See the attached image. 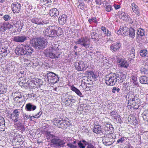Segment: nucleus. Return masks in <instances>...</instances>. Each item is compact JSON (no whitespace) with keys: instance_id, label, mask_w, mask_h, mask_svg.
I'll list each match as a JSON object with an SVG mask.
<instances>
[{"instance_id":"f257e3e1","label":"nucleus","mask_w":148,"mask_h":148,"mask_svg":"<svg viewBox=\"0 0 148 148\" xmlns=\"http://www.w3.org/2000/svg\"><path fill=\"white\" fill-rule=\"evenodd\" d=\"M119 74L111 73L106 75L105 78V83L110 86L114 85L117 82L121 83L125 78V75L121 73Z\"/></svg>"},{"instance_id":"f03ea898","label":"nucleus","mask_w":148,"mask_h":148,"mask_svg":"<svg viewBox=\"0 0 148 148\" xmlns=\"http://www.w3.org/2000/svg\"><path fill=\"white\" fill-rule=\"evenodd\" d=\"M43 32L45 35L51 38L60 36L62 34L61 28L53 26H49Z\"/></svg>"},{"instance_id":"7ed1b4c3","label":"nucleus","mask_w":148,"mask_h":148,"mask_svg":"<svg viewBox=\"0 0 148 148\" xmlns=\"http://www.w3.org/2000/svg\"><path fill=\"white\" fill-rule=\"evenodd\" d=\"M30 44L32 46L39 50H43L47 45V41L43 37H38L31 39Z\"/></svg>"},{"instance_id":"20e7f679","label":"nucleus","mask_w":148,"mask_h":148,"mask_svg":"<svg viewBox=\"0 0 148 148\" xmlns=\"http://www.w3.org/2000/svg\"><path fill=\"white\" fill-rule=\"evenodd\" d=\"M53 122L54 125L62 129H66L68 127L70 126L69 120L67 118L64 120L61 118H55L54 119Z\"/></svg>"},{"instance_id":"39448f33","label":"nucleus","mask_w":148,"mask_h":148,"mask_svg":"<svg viewBox=\"0 0 148 148\" xmlns=\"http://www.w3.org/2000/svg\"><path fill=\"white\" fill-rule=\"evenodd\" d=\"M47 76L48 81L52 84H54L57 83L60 78L58 75L53 72L47 73Z\"/></svg>"},{"instance_id":"423d86ee","label":"nucleus","mask_w":148,"mask_h":148,"mask_svg":"<svg viewBox=\"0 0 148 148\" xmlns=\"http://www.w3.org/2000/svg\"><path fill=\"white\" fill-rule=\"evenodd\" d=\"M74 42L76 45L79 44L82 47H84L86 49L89 47L90 43L88 41L86 38L81 37Z\"/></svg>"},{"instance_id":"0eeeda50","label":"nucleus","mask_w":148,"mask_h":148,"mask_svg":"<svg viewBox=\"0 0 148 148\" xmlns=\"http://www.w3.org/2000/svg\"><path fill=\"white\" fill-rule=\"evenodd\" d=\"M107 135L105 136L103 138L102 142L104 145L108 146L112 145L114 142V139L107 136Z\"/></svg>"},{"instance_id":"6e6552de","label":"nucleus","mask_w":148,"mask_h":148,"mask_svg":"<svg viewBox=\"0 0 148 148\" xmlns=\"http://www.w3.org/2000/svg\"><path fill=\"white\" fill-rule=\"evenodd\" d=\"M117 60V63L119 64V66L121 67L127 68L129 67V64L124 59L121 58L119 56H118Z\"/></svg>"},{"instance_id":"1a4fd4ad","label":"nucleus","mask_w":148,"mask_h":148,"mask_svg":"<svg viewBox=\"0 0 148 148\" xmlns=\"http://www.w3.org/2000/svg\"><path fill=\"white\" fill-rule=\"evenodd\" d=\"M28 38L25 35L14 36L13 38V40L16 42L22 43L27 40Z\"/></svg>"},{"instance_id":"9d476101","label":"nucleus","mask_w":148,"mask_h":148,"mask_svg":"<svg viewBox=\"0 0 148 148\" xmlns=\"http://www.w3.org/2000/svg\"><path fill=\"white\" fill-rule=\"evenodd\" d=\"M121 43L119 41H117L112 44L110 46V50L113 52H114L118 51L120 48Z\"/></svg>"},{"instance_id":"9b49d317","label":"nucleus","mask_w":148,"mask_h":148,"mask_svg":"<svg viewBox=\"0 0 148 148\" xmlns=\"http://www.w3.org/2000/svg\"><path fill=\"white\" fill-rule=\"evenodd\" d=\"M51 142L56 146L60 147L64 145L65 143L58 138H54L51 140Z\"/></svg>"},{"instance_id":"f8f14e48","label":"nucleus","mask_w":148,"mask_h":148,"mask_svg":"<svg viewBox=\"0 0 148 148\" xmlns=\"http://www.w3.org/2000/svg\"><path fill=\"white\" fill-rule=\"evenodd\" d=\"M15 52L17 55H23L25 56V45L22 47H17L15 49Z\"/></svg>"},{"instance_id":"ddd939ff","label":"nucleus","mask_w":148,"mask_h":148,"mask_svg":"<svg viewBox=\"0 0 148 148\" xmlns=\"http://www.w3.org/2000/svg\"><path fill=\"white\" fill-rule=\"evenodd\" d=\"M75 67L78 71H84L86 70V68L85 64L82 61H80L76 63Z\"/></svg>"},{"instance_id":"4468645a","label":"nucleus","mask_w":148,"mask_h":148,"mask_svg":"<svg viewBox=\"0 0 148 148\" xmlns=\"http://www.w3.org/2000/svg\"><path fill=\"white\" fill-rule=\"evenodd\" d=\"M12 10L14 13H18L20 11L21 5L17 2L13 3L11 5Z\"/></svg>"},{"instance_id":"2eb2a0df","label":"nucleus","mask_w":148,"mask_h":148,"mask_svg":"<svg viewBox=\"0 0 148 148\" xmlns=\"http://www.w3.org/2000/svg\"><path fill=\"white\" fill-rule=\"evenodd\" d=\"M9 52V50L6 47H0V60H1L2 58L5 57Z\"/></svg>"},{"instance_id":"dca6fc26","label":"nucleus","mask_w":148,"mask_h":148,"mask_svg":"<svg viewBox=\"0 0 148 148\" xmlns=\"http://www.w3.org/2000/svg\"><path fill=\"white\" fill-rule=\"evenodd\" d=\"M68 17L66 14H63L60 15L58 19V21L60 24L64 25L67 23Z\"/></svg>"},{"instance_id":"f3484780","label":"nucleus","mask_w":148,"mask_h":148,"mask_svg":"<svg viewBox=\"0 0 148 148\" xmlns=\"http://www.w3.org/2000/svg\"><path fill=\"white\" fill-rule=\"evenodd\" d=\"M36 106L30 103H28L26 104L25 107V109L27 111H34L36 108Z\"/></svg>"},{"instance_id":"a211bd4d","label":"nucleus","mask_w":148,"mask_h":148,"mask_svg":"<svg viewBox=\"0 0 148 148\" xmlns=\"http://www.w3.org/2000/svg\"><path fill=\"white\" fill-rule=\"evenodd\" d=\"M25 56H30L33 52L34 49L30 47V45H25Z\"/></svg>"},{"instance_id":"6ab92c4d","label":"nucleus","mask_w":148,"mask_h":148,"mask_svg":"<svg viewBox=\"0 0 148 148\" xmlns=\"http://www.w3.org/2000/svg\"><path fill=\"white\" fill-rule=\"evenodd\" d=\"M118 16L120 18L125 21L127 20L128 18V14L123 12L119 11L118 13Z\"/></svg>"},{"instance_id":"aec40b11","label":"nucleus","mask_w":148,"mask_h":148,"mask_svg":"<svg viewBox=\"0 0 148 148\" xmlns=\"http://www.w3.org/2000/svg\"><path fill=\"white\" fill-rule=\"evenodd\" d=\"M49 14L50 16L55 17L58 16L59 12L57 9L55 8L50 10Z\"/></svg>"},{"instance_id":"412c9836","label":"nucleus","mask_w":148,"mask_h":148,"mask_svg":"<svg viewBox=\"0 0 148 148\" xmlns=\"http://www.w3.org/2000/svg\"><path fill=\"white\" fill-rule=\"evenodd\" d=\"M128 121L130 124L134 125H135L138 123L136 119L133 116L130 115L128 118Z\"/></svg>"},{"instance_id":"4be33fe9","label":"nucleus","mask_w":148,"mask_h":148,"mask_svg":"<svg viewBox=\"0 0 148 148\" xmlns=\"http://www.w3.org/2000/svg\"><path fill=\"white\" fill-rule=\"evenodd\" d=\"M131 5L133 12L137 15L139 16L140 15V12H139V9L138 6L134 3H132Z\"/></svg>"},{"instance_id":"5701e85b","label":"nucleus","mask_w":148,"mask_h":148,"mask_svg":"<svg viewBox=\"0 0 148 148\" xmlns=\"http://www.w3.org/2000/svg\"><path fill=\"white\" fill-rule=\"evenodd\" d=\"M19 114L20 112L18 111V109H16L12 113V118L13 120H14V122H16L18 121Z\"/></svg>"},{"instance_id":"b1692460","label":"nucleus","mask_w":148,"mask_h":148,"mask_svg":"<svg viewBox=\"0 0 148 148\" xmlns=\"http://www.w3.org/2000/svg\"><path fill=\"white\" fill-rule=\"evenodd\" d=\"M15 27L17 28L18 31H21L23 25V23L20 21H15L13 24Z\"/></svg>"},{"instance_id":"393cba45","label":"nucleus","mask_w":148,"mask_h":148,"mask_svg":"<svg viewBox=\"0 0 148 148\" xmlns=\"http://www.w3.org/2000/svg\"><path fill=\"white\" fill-rule=\"evenodd\" d=\"M135 50L134 47H132L130 51V53L129 55V60L130 62L134 60V59L135 58Z\"/></svg>"},{"instance_id":"a878e982","label":"nucleus","mask_w":148,"mask_h":148,"mask_svg":"<svg viewBox=\"0 0 148 148\" xmlns=\"http://www.w3.org/2000/svg\"><path fill=\"white\" fill-rule=\"evenodd\" d=\"M135 99L134 98L130 99L129 100V103H130L131 106L134 107V108L138 109V108L139 106L138 105V104L135 101Z\"/></svg>"},{"instance_id":"bb28decb","label":"nucleus","mask_w":148,"mask_h":148,"mask_svg":"<svg viewBox=\"0 0 148 148\" xmlns=\"http://www.w3.org/2000/svg\"><path fill=\"white\" fill-rule=\"evenodd\" d=\"M145 31L144 29L141 28L137 29L136 32V37L138 38L139 37H142L145 36Z\"/></svg>"},{"instance_id":"cd10ccee","label":"nucleus","mask_w":148,"mask_h":148,"mask_svg":"<svg viewBox=\"0 0 148 148\" xmlns=\"http://www.w3.org/2000/svg\"><path fill=\"white\" fill-rule=\"evenodd\" d=\"M71 89L74 92H75L80 97H83L82 94L80 91L77 88L75 87L73 85L71 87Z\"/></svg>"},{"instance_id":"c85d7f7f","label":"nucleus","mask_w":148,"mask_h":148,"mask_svg":"<svg viewBox=\"0 0 148 148\" xmlns=\"http://www.w3.org/2000/svg\"><path fill=\"white\" fill-rule=\"evenodd\" d=\"M101 29L103 32L105 36H111V32L105 27L102 26L101 27Z\"/></svg>"},{"instance_id":"c756f323","label":"nucleus","mask_w":148,"mask_h":148,"mask_svg":"<svg viewBox=\"0 0 148 148\" xmlns=\"http://www.w3.org/2000/svg\"><path fill=\"white\" fill-rule=\"evenodd\" d=\"M140 81L141 83L143 84H148V77L146 76H142L140 78Z\"/></svg>"},{"instance_id":"7c9ffc66","label":"nucleus","mask_w":148,"mask_h":148,"mask_svg":"<svg viewBox=\"0 0 148 148\" xmlns=\"http://www.w3.org/2000/svg\"><path fill=\"white\" fill-rule=\"evenodd\" d=\"M129 36L134 38L135 36V30L132 27H130L129 29Z\"/></svg>"},{"instance_id":"2f4dec72","label":"nucleus","mask_w":148,"mask_h":148,"mask_svg":"<svg viewBox=\"0 0 148 148\" xmlns=\"http://www.w3.org/2000/svg\"><path fill=\"white\" fill-rule=\"evenodd\" d=\"M72 95H69L67 96V97L65 99H63V101L65 103V105L66 106H69L70 105V101Z\"/></svg>"},{"instance_id":"473e14b6","label":"nucleus","mask_w":148,"mask_h":148,"mask_svg":"<svg viewBox=\"0 0 148 148\" xmlns=\"http://www.w3.org/2000/svg\"><path fill=\"white\" fill-rule=\"evenodd\" d=\"M5 120L4 118L0 115V129L4 130L5 127Z\"/></svg>"},{"instance_id":"72a5a7b5","label":"nucleus","mask_w":148,"mask_h":148,"mask_svg":"<svg viewBox=\"0 0 148 148\" xmlns=\"http://www.w3.org/2000/svg\"><path fill=\"white\" fill-rule=\"evenodd\" d=\"M49 57L52 59L59 58L60 57V55L58 54H55L51 52H49Z\"/></svg>"},{"instance_id":"f704fd0d","label":"nucleus","mask_w":148,"mask_h":148,"mask_svg":"<svg viewBox=\"0 0 148 148\" xmlns=\"http://www.w3.org/2000/svg\"><path fill=\"white\" fill-rule=\"evenodd\" d=\"M40 5H45L47 3H49L50 4L51 1L50 0H40Z\"/></svg>"},{"instance_id":"c9c22d12","label":"nucleus","mask_w":148,"mask_h":148,"mask_svg":"<svg viewBox=\"0 0 148 148\" xmlns=\"http://www.w3.org/2000/svg\"><path fill=\"white\" fill-rule=\"evenodd\" d=\"M143 117L144 120L148 121V109L145 110L143 113Z\"/></svg>"},{"instance_id":"e433bc0d","label":"nucleus","mask_w":148,"mask_h":148,"mask_svg":"<svg viewBox=\"0 0 148 148\" xmlns=\"http://www.w3.org/2000/svg\"><path fill=\"white\" fill-rule=\"evenodd\" d=\"M147 52L148 51L146 50H141L140 52V55L142 57H145L147 54Z\"/></svg>"},{"instance_id":"4c0bfd02","label":"nucleus","mask_w":148,"mask_h":148,"mask_svg":"<svg viewBox=\"0 0 148 148\" xmlns=\"http://www.w3.org/2000/svg\"><path fill=\"white\" fill-rule=\"evenodd\" d=\"M31 21L32 23L38 25L42 24V22L37 18H33L32 19Z\"/></svg>"},{"instance_id":"58836bf2","label":"nucleus","mask_w":148,"mask_h":148,"mask_svg":"<svg viewBox=\"0 0 148 148\" xmlns=\"http://www.w3.org/2000/svg\"><path fill=\"white\" fill-rule=\"evenodd\" d=\"M120 29H121L122 34H126L128 32L129 29L126 26L123 27L121 26L120 27Z\"/></svg>"},{"instance_id":"ea45409f","label":"nucleus","mask_w":148,"mask_h":148,"mask_svg":"<svg viewBox=\"0 0 148 148\" xmlns=\"http://www.w3.org/2000/svg\"><path fill=\"white\" fill-rule=\"evenodd\" d=\"M0 85V95L5 93L6 91V88H5L4 86L2 85Z\"/></svg>"},{"instance_id":"a19ab883","label":"nucleus","mask_w":148,"mask_h":148,"mask_svg":"<svg viewBox=\"0 0 148 148\" xmlns=\"http://www.w3.org/2000/svg\"><path fill=\"white\" fill-rule=\"evenodd\" d=\"M90 35L91 36V38H93L94 37H97L99 36V34L93 31V30H92V32H90Z\"/></svg>"},{"instance_id":"79ce46f5","label":"nucleus","mask_w":148,"mask_h":148,"mask_svg":"<svg viewBox=\"0 0 148 148\" xmlns=\"http://www.w3.org/2000/svg\"><path fill=\"white\" fill-rule=\"evenodd\" d=\"M140 71L142 74H145L148 73V70L145 68L142 67L140 69Z\"/></svg>"},{"instance_id":"37998d69","label":"nucleus","mask_w":148,"mask_h":148,"mask_svg":"<svg viewBox=\"0 0 148 148\" xmlns=\"http://www.w3.org/2000/svg\"><path fill=\"white\" fill-rule=\"evenodd\" d=\"M45 134L47 135V137L48 138L50 139L51 138H53V135L51 134V132H49L48 130L46 131Z\"/></svg>"},{"instance_id":"c03bdc74","label":"nucleus","mask_w":148,"mask_h":148,"mask_svg":"<svg viewBox=\"0 0 148 148\" xmlns=\"http://www.w3.org/2000/svg\"><path fill=\"white\" fill-rule=\"evenodd\" d=\"M97 19L96 17H92L90 18H89L88 20V21L89 23L91 24L92 22L97 23Z\"/></svg>"},{"instance_id":"a18cd8bd","label":"nucleus","mask_w":148,"mask_h":148,"mask_svg":"<svg viewBox=\"0 0 148 148\" xmlns=\"http://www.w3.org/2000/svg\"><path fill=\"white\" fill-rule=\"evenodd\" d=\"M120 91V89L119 88L116 87H114L112 89V92L114 93H115L116 92L118 93Z\"/></svg>"},{"instance_id":"49530a36","label":"nucleus","mask_w":148,"mask_h":148,"mask_svg":"<svg viewBox=\"0 0 148 148\" xmlns=\"http://www.w3.org/2000/svg\"><path fill=\"white\" fill-rule=\"evenodd\" d=\"M113 10L112 6L110 5H107L106 8V10L108 12H110Z\"/></svg>"},{"instance_id":"de8ad7c7","label":"nucleus","mask_w":148,"mask_h":148,"mask_svg":"<svg viewBox=\"0 0 148 148\" xmlns=\"http://www.w3.org/2000/svg\"><path fill=\"white\" fill-rule=\"evenodd\" d=\"M131 81L133 82L134 84L137 83V78L136 77L133 76L131 77Z\"/></svg>"},{"instance_id":"09e8293b","label":"nucleus","mask_w":148,"mask_h":148,"mask_svg":"<svg viewBox=\"0 0 148 148\" xmlns=\"http://www.w3.org/2000/svg\"><path fill=\"white\" fill-rule=\"evenodd\" d=\"M3 18L4 20L7 21L10 20L11 18V17L9 15L5 14L3 16Z\"/></svg>"},{"instance_id":"8fccbe9b","label":"nucleus","mask_w":148,"mask_h":148,"mask_svg":"<svg viewBox=\"0 0 148 148\" xmlns=\"http://www.w3.org/2000/svg\"><path fill=\"white\" fill-rule=\"evenodd\" d=\"M86 145V144H84L82 143V141H80L78 143V146L80 148H84L85 147Z\"/></svg>"},{"instance_id":"3c124183","label":"nucleus","mask_w":148,"mask_h":148,"mask_svg":"<svg viewBox=\"0 0 148 148\" xmlns=\"http://www.w3.org/2000/svg\"><path fill=\"white\" fill-rule=\"evenodd\" d=\"M43 113V112L42 110L40 109V111L38 113L36 114L35 115L36 116V118L38 119L39 118L40 116Z\"/></svg>"},{"instance_id":"603ef678","label":"nucleus","mask_w":148,"mask_h":148,"mask_svg":"<svg viewBox=\"0 0 148 148\" xmlns=\"http://www.w3.org/2000/svg\"><path fill=\"white\" fill-rule=\"evenodd\" d=\"M74 98V97H73L72 96V97L70 102V104H71V105H73V104L75 103L76 102V101Z\"/></svg>"},{"instance_id":"864d4df0","label":"nucleus","mask_w":148,"mask_h":148,"mask_svg":"<svg viewBox=\"0 0 148 148\" xmlns=\"http://www.w3.org/2000/svg\"><path fill=\"white\" fill-rule=\"evenodd\" d=\"M100 38H98V37L95 38L94 37L93 38H91V39L95 43L99 41Z\"/></svg>"},{"instance_id":"5fc2aeb1","label":"nucleus","mask_w":148,"mask_h":148,"mask_svg":"<svg viewBox=\"0 0 148 148\" xmlns=\"http://www.w3.org/2000/svg\"><path fill=\"white\" fill-rule=\"evenodd\" d=\"M125 140L124 138L122 137L120 139H119L117 141L118 143H122Z\"/></svg>"},{"instance_id":"6e6d98bb","label":"nucleus","mask_w":148,"mask_h":148,"mask_svg":"<svg viewBox=\"0 0 148 148\" xmlns=\"http://www.w3.org/2000/svg\"><path fill=\"white\" fill-rule=\"evenodd\" d=\"M67 145L71 148H77V146L72 145L71 143H68Z\"/></svg>"},{"instance_id":"4d7b16f0","label":"nucleus","mask_w":148,"mask_h":148,"mask_svg":"<svg viewBox=\"0 0 148 148\" xmlns=\"http://www.w3.org/2000/svg\"><path fill=\"white\" fill-rule=\"evenodd\" d=\"M113 6H114L115 9L116 10H117L121 8L120 5H117L116 4H114L113 5Z\"/></svg>"},{"instance_id":"13d9d810","label":"nucleus","mask_w":148,"mask_h":148,"mask_svg":"<svg viewBox=\"0 0 148 148\" xmlns=\"http://www.w3.org/2000/svg\"><path fill=\"white\" fill-rule=\"evenodd\" d=\"M86 88L89 90L91 88L92 86L90 84H87L86 86Z\"/></svg>"},{"instance_id":"bf43d9fd","label":"nucleus","mask_w":148,"mask_h":148,"mask_svg":"<svg viewBox=\"0 0 148 148\" xmlns=\"http://www.w3.org/2000/svg\"><path fill=\"white\" fill-rule=\"evenodd\" d=\"M7 27L8 29H12L13 27V26L12 25L10 24L8 22H7ZM7 23H6V24Z\"/></svg>"},{"instance_id":"052dcab7","label":"nucleus","mask_w":148,"mask_h":148,"mask_svg":"<svg viewBox=\"0 0 148 148\" xmlns=\"http://www.w3.org/2000/svg\"><path fill=\"white\" fill-rule=\"evenodd\" d=\"M110 114L111 116H113L114 115H117V112L116 111L113 110L111 112Z\"/></svg>"},{"instance_id":"680f3d73","label":"nucleus","mask_w":148,"mask_h":148,"mask_svg":"<svg viewBox=\"0 0 148 148\" xmlns=\"http://www.w3.org/2000/svg\"><path fill=\"white\" fill-rule=\"evenodd\" d=\"M93 132L96 134H100L102 133L101 130H93Z\"/></svg>"},{"instance_id":"e2e57ef3","label":"nucleus","mask_w":148,"mask_h":148,"mask_svg":"<svg viewBox=\"0 0 148 148\" xmlns=\"http://www.w3.org/2000/svg\"><path fill=\"white\" fill-rule=\"evenodd\" d=\"M97 5H101V0H95Z\"/></svg>"},{"instance_id":"0e129e2a","label":"nucleus","mask_w":148,"mask_h":148,"mask_svg":"<svg viewBox=\"0 0 148 148\" xmlns=\"http://www.w3.org/2000/svg\"><path fill=\"white\" fill-rule=\"evenodd\" d=\"M47 51H48V50L47 49L45 50L44 52L45 55L46 57H49V52L48 53Z\"/></svg>"},{"instance_id":"69168bd1","label":"nucleus","mask_w":148,"mask_h":148,"mask_svg":"<svg viewBox=\"0 0 148 148\" xmlns=\"http://www.w3.org/2000/svg\"><path fill=\"white\" fill-rule=\"evenodd\" d=\"M23 116L24 115H23ZM23 119L24 120H27V119L29 118V116H28L27 115L25 114L24 116H23Z\"/></svg>"},{"instance_id":"338daca9","label":"nucleus","mask_w":148,"mask_h":148,"mask_svg":"<svg viewBox=\"0 0 148 148\" xmlns=\"http://www.w3.org/2000/svg\"><path fill=\"white\" fill-rule=\"evenodd\" d=\"M128 22L132 24L133 23V21L132 20V19L130 18V17H128Z\"/></svg>"},{"instance_id":"774afa93","label":"nucleus","mask_w":148,"mask_h":148,"mask_svg":"<svg viewBox=\"0 0 148 148\" xmlns=\"http://www.w3.org/2000/svg\"><path fill=\"white\" fill-rule=\"evenodd\" d=\"M86 148H94V146L92 145H88Z\"/></svg>"}]
</instances>
